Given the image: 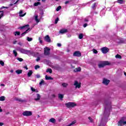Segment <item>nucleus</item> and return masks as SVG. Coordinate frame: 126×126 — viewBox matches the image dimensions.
<instances>
[{"label": "nucleus", "mask_w": 126, "mask_h": 126, "mask_svg": "<svg viewBox=\"0 0 126 126\" xmlns=\"http://www.w3.org/2000/svg\"><path fill=\"white\" fill-rule=\"evenodd\" d=\"M105 108H104V114L107 113V110H111L112 109V103L108 102V101H104Z\"/></svg>", "instance_id": "nucleus-1"}, {"label": "nucleus", "mask_w": 126, "mask_h": 126, "mask_svg": "<svg viewBox=\"0 0 126 126\" xmlns=\"http://www.w3.org/2000/svg\"><path fill=\"white\" fill-rule=\"evenodd\" d=\"M111 63H110L108 61H103L101 62L98 64V66L99 68H103V67H105L106 65H110Z\"/></svg>", "instance_id": "nucleus-2"}, {"label": "nucleus", "mask_w": 126, "mask_h": 126, "mask_svg": "<svg viewBox=\"0 0 126 126\" xmlns=\"http://www.w3.org/2000/svg\"><path fill=\"white\" fill-rule=\"evenodd\" d=\"M29 25H26L23 27H19L18 29H21V30H22L23 29H27L25 32L26 34H27V33L29 32V30H30V28H29Z\"/></svg>", "instance_id": "nucleus-3"}, {"label": "nucleus", "mask_w": 126, "mask_h": 126, "mask_svg": "<svg viewBox=\"0 0 126 126\" xmlns=\"http://www.w3.org/2000/svg\"><path fill=\"white\" fill-rule=\"evenodd\" d=\"M66 107L69 109V108H74L76 106V103L74 102H69L65 104Z\"/></svg>", "instance_id": "nucleus-4"}, {"label": "nucleus", "mask_w": 126, "mask_h": 126, "mask_svg": "<svg viewBox=\"0 0 126 126\" xmlns=\"http://www.w3.org/2000/svg\"><path fill=\"white\" fill-rule=\"evenodd\" d=\"M23 116L24 117H30V116H32V112L29 111H25L22 113Z\"/></svg>", "instance_id": "nucleus-5"}, {"label": "nucleus", "mask_w": 126, "mask_h": 126, "mask_svg": "<svg viewBox=\"0 0 126 126\" xmlns=\"http://www.w3.org/2000/svg\"><path fill=\"white\" fill-rule=\"evenodd\" d=\"M101 50L103 54H107L110 51V49L107 47H104L101 48Z\"/></svg>", "instance_id": "nucleus-6"}, {"label": "nucleus", "mask_w": 126, "mask_h": 126, "mask_svg": "<svg viewBox=\"0 0 126 126\" xmlns=\"http://www.w3.org/2000/svg\"><path fill=\"white\" fill-rule=\"evenodd\" d=\"M19 52H20V53H21L22 54H27L30 53V50H27L23 48H21L19 49Z\"/></svg>", "instance_id": "nucleus-7"}, {"label": "nucleus", "mask_w": 126, "mask_h": 126, "mask_svg": "<svg viewBox=\"0 0 126 126\" xmlns=\"http://www.w3.org/2000/svg\"><path fill=\"white\" fill-rule=\"evenodd\" d=\"M50 51H51V49L48 47H46L44 49V55L45 56H49L50 55Z\"/></svg>", "instance_id": "nucleus-8"}, {"label": "nucleus", "mask_w": 126, "mask_h": 126, "mask_svg": "<svg viewBox=\"0 0 126 126\" xmlns=\"http://www.w3.org/2000/svg\"><path fill=\"white\" fill-rule=\"evenodd\" d=\"M73 57H81V53L79 51H76L73 54Z\"/></svg>", "instance_id": "nucleus-9"}, {"label": "nucleus", "mask_w": 126, "mask_h": 126, "mask_svg": "<svg viewBox=\"0 0 126 126\" xmlns=\"http://www.w3.org/2000/svg\"><path fill=\"white\" fill-rule=\"evenodd\" d=\"M102 83L104 85H108L109 83H110V80L104 78L103 79Z\"/></svg>", "instance_id": "nucleus-10"}, {"label": "nucleus", "mask_w": 126, "mask_h": 126, "mask_svg": "<svg viewBox=\"0 0 126 126\" xmlns=\"http://www.w3.org/2000/svg\"><path fill=\"white\" fill-rule=\"evenodd\" d=\"M74 86H76V88H80L81 87V83H78V81H75L74 83Z\"/></svg>", "instance_id": "nucleus-11"}, {"label": "nucleus", "mask_w": 126, "mask_h": 126, "mask_svg": "<svg viewBox=\"0 0 126 126\" xmlns=\"http://www.w3.org/2000/svg\"><path fill=\"white\" fill-rule=\"evenodd\" d=\"M15 100L16 101L21 102V103H26V102H27V100H26V99H22L21 98H16Z\"/></svg>", "instance_id": "nucleus-12"}, {"label": "nucleus", "mask_w": 126, "mask_h": 126, "mask_svg": "<svg viewBox=\"0 0 126 126\" xmlns=\"http://www.w3.org/2000/svg\"><path fill=\"white\" fill-rule=\"evenodd\" d=\"M125 122H124V119H121L120 120L118 123V126H123L124 125H125V124H124V123Z\"/></svg>", "instance_id": "nucleus-13"}, {"label": "nucleus", "mask_w": 126, "mask_h": 126, "mask_svg": "<svg viewBox=\"0 0 126 126\" xmlns=\"http://www.w3.org/2000/svg\"><path fill=\"white\" fill-rule=\"evenodd\" d=\"M44 39L46 41V42H48V43H51V38H50L49 35H47L46 36H45Z\"/></svg>", "instance_id": "nucleus-14"}, {"label": "nucleus", "mask_w": 126, "mask_h": 126, "mask_svg": "<svg viewBox=\"0 0 126 126\" xmlns=\"http://www.w3.org/2000/svg\"><path fill=\"white\" fill-rule=\"evenodd\" d=\"M23 13V11L22 10H21L19 12L20 17H23L24 16H25V15H26V13H25L24 14H22Z\"/></svg>", "instance_id": "nucleus-15"}, {"label": "nucleus", "mask_w": 126, "mask_h": 126, "mask_svg": "<svg viewBox=\"0 0 126 126\" xmlns=\"http://www.w3.org/2000/svg\"><path fill=\"white\" fill-rule=\"evenodd\" d=\"M37 98L34 99V101H39L41 99V95L39 94H36Z\"/></svg>", "instance_id": "nucleus-16"}, {"label": "nucleus", "mask_w": 126, "mask_h": 126, "mask_svg": "<svg viewBox=\"0 0 126 126\" xmlns=\"http://www.w3.org/2000/svg\"><path fill=\"white\" fill-rule=\"evenodd\" d=\"M67 32V29H62L60 31V33L61 34H64V33Z\"/></svg>", "instance_id": "nucleus-17"}, {"label": "nucleus", "mask_w": 126, "mask_h": 126, "mask_svg": "<svg viewBox=\"0 0 126 126\" xmlns=\"http://www.w3.org/2000/svg\"><path fill=\"white\" fill-rule=\"evenodd\" d=\"M45 79L46 80H53L54 78H53L51 76H48L47 75L45 76Z\"/></svg>", "instance_id": "nucleus-18"}, {"label": "nucleus", "mask_w": 126, "mask_h": 126, "mask_svg": "<svg viewBox=\"0 0 126 126\" xmlns=\"http://www.w3.org/2000/svg\"><path fill=\"white\" fill-rule=\"evenodd\" d=\"M74 72H78L81 71V67H78V68H76L74 70Z\"/></svg>", "instance_id": "nucleus-19"}, {"label": "nucleus", "mask_w": 126, "mask_h": 126, "mask_svg": "<svg viewBox=\"0 0 126 126\" xmlns=\"http://www.w3.org/2000/svg\"><path fill=\"white\" fill-rule=\"evenodd\" d=\"M32 74L33 71H32V70H30L28 73V76L29 77H30V76H31V75H32Z\"/></svg>", "instance_id": "nucleus-20"}, {"label": "nucleus", "mask_w": 126, "mask_h": 126, "mask_svg": "<svg viewBox=\"0 0 126 126\" xmlns=\"http://www.w3.org/2000/svg\"><path fill=\"white\" fill-rule=\"evenodd\" d=\"M16 73H17V74H21V73H22V70L18 69L16 70Z\"/></svg>", "instance_id": "nucleus-21"}, {"label": "nucleus", "mask_w": 126, "mask_h": 126, "mask_svg": "<svg viewBox=\"0 0 126 126\" xmlns=\"http://www.w3.org/2000/svg\"><path fill=\"white\" fill-rule=\"evenodd\" d=\"M49 122L50 123H52L53 124H55V123H56V119H55V118H51L49 120Z\"/></svg>", "instance_id": "nucleus-22"}, {"label": "nucleus", "mask_w": 126, "mask_h": 126, "mask_svg": "<svg viewBox=\"0 0 126 126\" xmlns=\"http://www.w3.org/2000/svg\"><path fill=\"white\" fill-rule=\"evenodd\" d=\"M34 6H38V5H41V2H35L33 4Z\"/></svg>", "instance_id": "nucleus-23"}, {"label": "nucleus", "mask_w": 126, "mask_h": 126, "mask_svg": "<svg viewBox=\"0 0 126 126\" xmlns=\"http://www.w3.org/2000/svg\"><path fill=\"white\" fill-rule=\"evenodd\" d=\"M5 100V96H0V101H3Z\"/></svg>", "instance_id": "nucleus-24"}, {"label": "nucleus", "mask_w": 126, "mask_h": 126, "mask_svg": "<svg viewBox=\"0 0 126 126\" xmlns=\"http://www.w3.org/2000/svg\"><path fill=\"white\" fill-rule=\"evenodd\" d=\"M46 72H49V73H52L53 70H52L51 68H47L46 70Z\"/></svg>", "instance_id": "nucleus-25"}, {"label": "nucleus", "mask_w": 126, "mask_h": 126, "mask_svg": "<svg viewBox=\"0 0 126 126\" xmlns=\"http://www.w3.org/2000/svg\"><path fill=\"white\" fill-rule=\"evenodd\" d=\"M117 2L120 4H123L124 3V0H118Z\"/></svg>", "instance_id": "nucleus-26"}, {"label": "nucleus", "mask_w": 126, "mask_h": 126, "mask_svg": "<svg viewBox=\"0 0 126 126\" xmlns=\"http://www.w3.org/2000/svg\"><path fill=\"white\" fill-rule=\"evenodd\" d=\"M27 40L28 42H31V41L33 40V38H32V37H27Z\"/></svg>", "instance_id": "nucleus-27"}, {"label": "nucleus", "mask_w": 126, "mask_h": 126, "mask_svg": "<svg viewBox=\"0 0 126 126\" xmlns=\"http://www.w3.org/2000/svg\"><path fill=\"white\" fill-rule=\"evenodd\" d=\"M14 34H15V36H16V35H17V36H19V35H20V32H14Z\"/></svg>", "instance_id": "nucleus-28"}, {"label": "nucleus", "mask_w": 126, "mask_h": 126, "mask_svg": "<svg viewBox=\"0 0 126 126\" xmlns=\"http://www.w3.org/2000/svg\"><path fill=\"white\" fill-rule=\"evenodd\" d=\"M115 58H116V59H122V56L117 54L115 56Z\"/></svg>", "instance_id": "nucleus-29"}, {"label": "nucleus", "mask_w": 126, "mask_h": 126, "mask_svg": "<svg viewBox=\"0 0 126 126\" xmlns=\"http://www.w3.org/2000/svg\"><path fill=\"white\" fill-rule=\"evenodd\" d=\"M35 21H36L37 23H39V22H40V21H39V19H38V16H35Z\"/></svg>", "instance_id": "nucleus-30"}, {"label": "nucleus", "mask_w": 126, "mask_h": 126, "mask_svg": "<svg viewBox=\"0 0 126 126\" xmlns=\"http://www.w3.org/2000/svg\"><path fill=\"white\" fill-rule=\"evenodd\" d=\"M13 53L14 54L15 57H17L18 54H17V52H16V51L13 50Z\"/></svg>", "instance_id": "nucleus-31"}, {"label": "nucleus", "mask_w": 126, "mask_h": 126, "mask_svg": "<svg viewBox=\"0 0 126 126\" xmlns=\"http://www.w3.org/2000/svg\"><path fill=\"white\" fill-rule=\"evenodd\" d=\"M59 98L60 99H63V94H59Z\"/></svg>", "instance_id": "nucleus-32"}, {"label": "nucleus", "mask_w": 126, "mask_h": 126, "mask_svg": "<svg viewBox=\"0 0 126 126\" xmlns=\"http://www.w3.org/2000/svg\"><path fill=\"white\" fill-rule=\"evenodd\" d=\"M61 9H62V6H59L56 9V11H59Z\"/></svg>", "instance_id": "nucleus-33"}, {"label": "nucleus", "mask_w": 126, "mask_h": 126, "mask_svg": "<svg viewBox=\"0 0 126 126\" xmlns=\"http://www.w3.org/2000/svg\"><path fill=\"white\" fill-rule=\"evenodd\" d=\"M83 38V34L80 33L79 34V38L82 39Z\"/></svg>", "instance_id": "nucleus-34"}, {"label": "nucleus", "mask_w": 126, "mask_h": 126, "mask_svg": "<svg viewBox=\"0 0 126 126\" xmlns=\"http://www.w3.org/2000/svg\"><path fill=\"white\" fill-rule=\"evenodd\" d=\"M67 85H68V84L65 83H63L62 84V86H63V87H67Z\"/></svg>", "instance_id": "nucleus-35"}, {"label": "nucleus", "mask_w": 126, "mask_h": 126, "mask_svg": "<svg viewBox=\"0 0 126 126\" xmlns=\"http://www.w3.org/2000/svg\"><path fill=\"white\" fill-rule=\"evenodd\" d=\"M74 124H76V121L72 122V123L69 124V126H73V125H74Z\"/></svg>", "instance_id": "nucleus-36"}, {"label": "nucleus", "mask_w": 126, "mask_h": 126, "mask_svg": "<svg viewBox=\"0 0 126 126\" xmlns=\"http://www.w3.org/2000/svg\"><path fill=\"white\" fill-rule=\"evenodd\" d=\"M38 68H40V66L39 65H35L34 66V69H38Z\"/></svg>", "instance_id": "nucleus-37"}, {"label": "nucleus", "mask_w": 126, "mask_h": 126, "mask_svg": "<svg viewBox=\"0 0 126 126\" xmlns=\"http://www.w3.org/2000/svg\"><path fill=\"white\" fill-rule=\"evenodd\" d=\"M45 82V81L43 79H41L40 82L39 83V85H42Z\"/></svg>", "instance_id": "nucleus-38"}, {"label": "nucleus", "mask_w": 126, "mask_h": 126, "mask_svg": "<svg viewBox=\"0 0 126 126\" xmlns=\"http://www.w3.org/2000/svg\"><path fill=\"white\" fill-rule=\"evenodd\" d=\"M17 60L19 61V62H23V59L21 58H18Z\"/></svg>", "instance_id": "nucleus-39"}, {"label": "nucleus", "mask_w": 126, "mask_h": 126, "mask_svg": "<svg viewBox=\"0 0 126 126\" xmlns=\"http://www.w3.org/2000/svg\"><path fill=\"white\" fill-rule=\"evenodd\" d=\"M0 64H1L2 66H3V65H4V62L2 61H0Z\"/></svg>", "instance_id": "nucleus-40"}, {"label": "nucleus", "mask_w": 126, "mask_h": 126, "mask_svg": "<svg viewBox=\"0 0 126 126\" xmlns=\"http://www.w3.org/2000/svg\"><path fill=\"white\" fill-rule=\"evenodd\" d=\"M92 7L93 9H95V7H96V3H94L93 4V6Z\"/></svg>", "instance_id": "nucleus-41"}, {"label": "nucleus", "mask_w": 126, "mask_h": 126, "mask_svg": "<svg viewBox=\"0 0 126 126\" xmlns=\"http://www.w3.org/2000/svg\"><path fill=\"white\" fill-rule=\"evenodd\" d=\"M3 8H6V9H7V8H8V7L3 6H2V7H1L0 8V10H1V9H3Z\"/></svg>", "instance_id": "nucleus-42"}, {"label": "nucleus", "mask_w": 126, "mask_h": 126, "mask_svg": "<svg viewBox=\"0 0 126 126\" xmlns=\"http://www.w3.org/2000/svg\"><path fill=\"white\" fill-rule=\"evenodd\" d=\"M59 18H57L55 19V24H58V22H59Z\"/></svg>", "instance_id": "nucleus-43"}, {"label": "nucleus", "mask_w": 126, "mask_h": 126, "mask_svg": "<svg viewBox=\"0 0 126 126\" xmlns=\"http://www.w3.org/2000/svg\"><path fill=\"white\" fill-rule=\"evenodd\" d=\"M38 40H39V42L40 43V44H42L43 41L42 40V38L39 37H38Z\"/></svg>", "instance_id": "nucleus-44"}, {"label": "nucleus", "mask_w": 126, "mask_h": 126, "mask_svg": "<svg viewBox=\"0 0 126 126\" xmlns=\"http://www.w3.org/2000/svg\"><path fill=\"white\" fill-rule=\"evenodd\" d=\"M93 53L94 54H98V51L96 49H93Z\"/></svg>", "instance_id": "nucleus-45"}, {"label": "nucleus", "mask_w": 126, "mask_h": 126, "mask_svg": "<svg viewBox=\"0 0 126 126\" xmlns=\"http://www.w3.org/2000/svg\"><path fill=\"white\" fill-rule=\"evenodd\" d=\"M88 119L90 121L91 123H93V119L91 117H89Z\"/></svg>", "instance_id": "nucleus-46"}, {"label": "nucleus", "mask_w": 126, "mask_h": 126, "mask_svg": "<svg viewBox=\"0 0 126 126\" xmlns=\"http://www.w3.org/2000/svg\"><path fill=\"white\" fill-rule=\"evenodd\" d=\"M31 90L32 92H35V91H36V89H33V87L31 88Z\"/></svg>", "instance_id": "nucleus-47"}, {"label": "nucleus", "mask_w": 126, "mask_h": 126, "mask_svg": "<svg viewBox=\"0 0 126 126\" xmlns=\"http://www.w3.org/2000/svg\"><path fill=\"white\" fill-rule=\"evenodd\" d=\"M26 33L25 32H23L22 34H21V37H23V36H25V34H26Z\"/></svg>", "instance_id": "nucleus-48"}, {"label": "nucleus", "mask_w": 126, "mask_h": 126, "mask_svg": "<svg viewBox=\"0 0 126 126\" xmlns=\"http://www.w3.org/2000/svg\"><path fill=\"white\" fill-rule=\"evenodd\" d=\"M88 24H84V25H83V27H84V28H85V27H87V26H88Z\"/></svg>", "instance_id": "nucleus-49"}, {"label": "nucleus", "mask_w": 126, "mask_h": 126, "mask_svg": "<svg viewBox=\"0 0 126 126\" xmlns=\"http://www.w3.org/2000/svg\"><path fill=\"white\" fill-rule=\"evenodd\" d=\"M40 60H41L40 59V57H37V58L36 59V62H39V61H40Z\"/></svg>", "instance_id": "nucleus-50"}, {"label": "nucleus", "mask_w": 126, "mask_h": 126, "mask_svg": "<svg viewBox=\"0 0 126 126\" xmlns=\"http://www.w3.org/2000/svg\"><path fill=\"white\" fill-rule=\"evenodd\" d=\"M37 78H40V77H41V76L39 74H37L36 75Z\"/></svg>", "instance_id": "nucleus-51"}, {"label": "nucleus", "mask_w": 126, "mask_h": 126, "mask_svg": "<svg viewBox=\"0 0 126 126\" xmlns=\"http://www.w3.org/2000/svg\"><path fill=\"white\" fill-rule=\"evenodd\" d=\"M2 16H3V13H1L0 15V19L1 18V17H2Z\"/></svg>", "instance_id": "nucleus-52"}, {"label": "nucleus", "mask_w": 126, "mask_h": 126, "mask_svg": "<svg viewBox=\"0 0 126 126\" xmlns=\"http://www.w3.org/2000/svg\"><path fill=\"white\" fill-rule=\"evenodd\" d=\"M57 46H58V47H62V44H61V43H58V44H57Z\"/></svg>", "instance_id": "nucleus-53"}, {"label": "nucleus", "mask_w": 126, "mask_h": 126, "mask_svg": "<svg viewBox=\"0 0 126 126\" xmlns=\"http://www.w3.org/2000/svg\"><path fill=\"white\" fill-rule=\"evenodd\" d=\"M67 3H69V1H66L65 2V4H67Z\"/></svg>", "instance_id": "nucleus-54"}, {"label": "nucleus", "mask_w": 126, "mask_h": 126, "mask_svg": "<svg viewBox=\"0 0 126 126\" xmlns=\"http://www.w3.org/2000/svg\"><path fill=\"white\" fill-rule=\"evenodd\" d=\"M16 43H17V41L15 40V41L13 42V44H16Z\"/></svg>", "instance_id": "nucleus-55"}, {"label": "nucleus", "mask_w": 126, "mask_h": 126, "mask_svg": "<svg viewBox=\"0 0 126 126\" xmlns=\"http://www.w3.org/2000/svg\"><path fill=\"white\" fill-rule=\"evenodd\" d=\"M4 124L3 123L0 122V126H3Z\"/></svg>", "instance_id": "nucleus-56"}, {"label": "nucleus", "mask_w": 126, "mask_h": 126, "mask_svg": "<svg viewBox=\"0 0 126 126\" xmlns=\"http://www.w3.org/2000/svg\"><path fill=\"white\" fill-rule=\"evenodd\" d=\"M24 68H26L27 70V69H28V67H27V66H25L24 67Z\"/></svg>", "instance_id": "nucleus-57"}, {"label": "nucleus", "mask_w": 126, "mask_h": 126, "mask_svg": "<svg viewBox=\"0 0 126 126\" xmlns=\"http://www.w3.org/2000/svg\"><path fill=\"white\" fill-rule=\"evenodd\" d=\"M18 1H19V0H17L14 3V4H16V3H17V2H18Z\"/></svg>", "instance_id": "nucleus-58"}, {"label": "nucleus", "mask_w": 126, "mask_h": 126, "mask_svg": "<svg viewBox=\"0 0 126 126\" xmlns=\"http://www.w3.org/2000/svg\"><path fill=\"white\" fill-rule=\"evenodd\" d=\"M85 22H88L89 20L87 19H85Z\"/></svg>", "instance_id": "nucleus-59"}, {"label": "nucleus", "mask_w": 126, "mask_h": 126, "mask_svg": "<svg viewBox=\"0 0 126 126\" xmlns=\"http://www.w3.org/2000/svg\"><path fill=\"white\" fill-rule=\"evenodd\" d=\"M2 112V110L1 109V107L0 106V113H1Z\"/></svg>", "instance_id": "nucleus-60"}, {"label": "nucleus", "mask_w": 126, "mask_h": 126, "mask_svg": "<svg viewBox=\"0 0 126 126\" xmlns=\"http://www.w3.org/2000/svg\"><path fill=\"white\" fill-rule=\"evenodd\" d=\"M52 97H53L54 98H55V97H56V95L55 94H52Z\"/></svg>", "instance_id": "nucleus-61"}, {"label": "nucleus", "mask_w": 126, "mask_h": 126, "mask_svg": "<svg viewBox=\"0 0 126 126\" xmlns=\"http://www.w3.org/2000/svg\"><path fill=\"white\" fill-rule=\"evenodd\" d=\"M0 86H4V84H0Z\"/></svg>", "instance_id": "nucleus-62"}, {"label": "nucleus", "mask_w": 126, "mask_h": 126, "mask_svg": "<svg viewBox=\"0 0 126 126\" xmlns=\"http://www.w3.org/2000/svg\"><path fill=\"white\" fill-rule=\"evenodd\" d=\"M124 125H126V121H124Z\"/></svg>", "instance_id": "nucleus-63"}, {"label": "nucleus", "mask_w": 126, "mask_h": 126, "mask_svg": "<svg viewBox=\"0 0 126 126\" xmlns=\"http://www.w3.org/2000/svg\"><path fill=\"white\" fill-rule=\"evenodd\" d=\"M124 75H125V76H126V72H124Z\"/></svg>", "instance_id": "nucleus-64"}]
</instances>
